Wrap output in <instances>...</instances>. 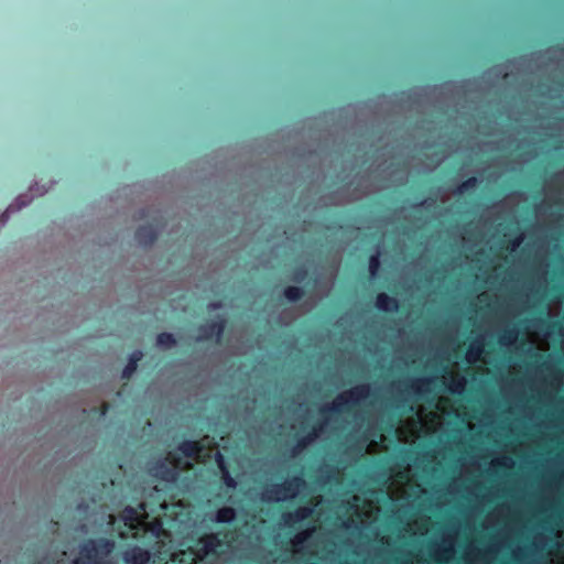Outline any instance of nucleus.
I'll use <instances>...</instances> for the list:
<instances>
[{"instance_id":"1","label":"nucleus","mask_w":564,"mask_h":564,"mask_svg":"<svg viewBox=\"0 0 564 564\" xmlns=\"http://www.w3.org/2000/svg\"><path fill=\"white\" fill-rule=\"evenodd\" d=\"M369 394V384H359L339 393L332 403L321 404L318 416L312 425L307 426L302 422L301 430L292 435L294 449L302 451L313 444L333 427L341 414H350L360 401L368 398Z\"/></svg>"},{"instance_id":"2","label":"nucleus","mask_w":564,"mask_h":564,"mask_svg":"<svg viewBox=\"0 0 564 564\" xmlns=\"http://www.w3.org/2000/svg\"><path fill=\"white\" fill-rule=\"evenodd\" d=\"M308 458H338V457L336 455H332V456H327V455H322V456L313 455V456H310ZM344 458H369V457L366 454H360V455H357V456L352 457L351 455H349V445H347V449H346ZM378 458H502V459H506V458H564V455H561V454H556V455H543V454L529 455V454H520V455H516V456H508V455L488 454V455H479V456H476V455H451V456H445V455H443V456L438 457L436 454H423V455H420V454L405 453V454H400V455H384V456H379Z\"/></svg>"},{"instance_id":"3","label":"nucleus","mask_w":564,"mask_h":564,"mask_svg":"<svg viewBox=\"0 0 564 564\" xmlns=\"http://www.w3.org/2000/svg\"><path fill=\"white\" fill-rule=\"evenodd\" d=\"M306 488L303 476H293L281 484H271L263 488L261 500L268 503L283 502L296 498Z\"/></svg>"},{"instance_id":"4","label":"nucleus","mask_w":564,"mask_h":564,"mask_svg":"<svg viewBox=\"0 0 564 564\" xmlns=\"http://www.w3.org/2000/svg\"><path fill=\"white\" fill-rule=\"evenodd\" d=\"M113 547L115 542L109 539H90L80 545L75 564H105Z\"/></svg>"},{"instance_id":"5","label":"nucleus","mask_w":564,"mask_h":564,"mask_svg":"<svg viewBox=\"0 0 564 564\" xmlns=\"http://www.w3.org/2000/svg\"><path fill=\"white\" fill-rule=\"evenodd\" d=\"M459 530L457 523L451 524L432 543L431 555L436 562L448 563L455 557Z\"/></svg>"},{"instance_id":"6","label":"nucleus","mask_w":564,"mask_h":564,"mask_svg":"<svg viewBox=\"0 0 564 564\" xmlns=\"http://www.w3.org/2000/svg\"><path fill=\"white\" fill-rule=\"evenodd\" d=\"M550 543V538L544 533H538L530 545H517L511 551L512 558L520 564H536Z\"/></svg>"},{"instance_id":"7","label":"nucleus","mask_w":564,"mask_h":564,"mask_svg":"<svg viewBox=\"0 0 564 564\" xmlns=\"http://www.w3.org/2000/svg\"><path fill=\"white\" fill-rule=\"evenodd\" d=\"M202 448L203 446L199 442L184 440L177 445L178 457L167 454L165 456H159L158 458H226L220 452H216L214 455H200Z\"/></svg>"},{"instance_id":"8","label":"nucleus","mask_w":564,"mask_h":564,"mask_svg":"<svg viewBox=\"0 0 564 564\" xmlns=\"http://www.w3.org/2000/svg\"><path fill=\"white\" fill-rule=\"evenodd\" d=\"M503 542H494L484 549L471 544L468 547L467 556L469 564H490L491 560L503 549Z\"/></svg>"},{"instance_id":"9","label":"nucleus","mask_w":564,"mask_h":564,"mask_svg":"<svg viewBox=\"0 0 564 564\" xmlns=\"http://www.w3.org/2000/svg\"><path fill=\"white\" fill-rule=\"evenodd\" d=\"M199 549L197 550L196 556L203 561L209 555H218L219 549L223 547V540L218 533H210L204 535L198 541Z\"/></svg>"},{"instance_id":"10","label":"nucleus","mask_w":564,"mask_h":564,"mask_svg":"<svg viewBox=\"0 0 564 564\" xmlns=\"http://www.w3.org/2000/svg\"><path fill=\"white\" fill-rule=\"evenodd\" d=\"M225 328L226 319L224 317H218L217 319L210 321L199 326V335L197 337V340L203 341L215 338L216 341L218 343L220 341L224 335Z\"/></svg>"},{"instance_id":"11","label":"nucleus","mask_w":564,"mask_h":564,"mask_svg":"<svg viewBox=\"0 0 564 564\" xmlns=\"http://www.w3.org/2000/svg\"><path fill=\"white\" fill-rule=\"evenodd\" d=\"M314 510V506L299 507L294 511L284 512L282 514V522L285 527H293L294 524L300 523L312 517Z\"/></svg>"},{"instance_id":"12","label":"nucleus","mask_w":564,"mask_h":564,"mask_svg":"<svg viewBox=\"0 0 564 564\" xmlns=\"http://www.w3.org/2000/svg\"><path fill=\"white\" fill-rule=\"evenodd\" d=\"M432 382L433 379L429 377L415 378L406 384V390L415 400H420L431 392L430 386Z\"/></svg>"},{"instance_id":"13","label":"nucleus","mask_w":564,"mask_h":564,"mask_svg":"<svg viewBox=\"0 0 564 564\" xmlns=\"http://www.w3.org/2000/svg\"><path fill=\"white\" fill-rule=\"evenodd\" d=\"M134 238L143 247L152 246L158 239V229L152 224L140 226L134 232Z\"/></svg>"},{"instance_id":"14","label":"nucleus","mask_w":564,"mask_h":564,"mask_svg":"<svg viewBox=\"0 0 564 564\" xmlns=\"http://www.w3.org/2000/svg\"><path fill=\"white\" fill-rule=\"evenodd\" d=\"M122 557L127 564H148L151 560V554L148 550L133 546L124 551Z\"/></svg>"},{"instance_id":"15","label":"nucleus","mask_w":564,"mask_h":564,"mask_svg":"<svg viewBox=\"0 0 564 564\" xmlns=\"http://www.w3.org/2000/svg\"><path fill=\"white\" fill-rule=\"evenodd\" d=\"M375 304L380 312L384 313H393L399 310V301L383 292L377 294Z\"/></svg>"},{"instance_id":"16","label":"nucleus","mask_w":564,"mask_h":564,"mask_svg":"<svg viewBox=\"0 0 564 564\" xmlns=\"http://www.w3.org/2000/svg\"><path fill=\"white\" fill-rule=\"evenodd\" d=\"M143 358V352L141 350H134L129 355V359L124 368L121 372V378L124 380H129L134 372L137 371L138 364Z\"/></svg>"},{"instance_id":"17","label":"nucleus","mask_w":564,"mask_h":564,"mask_svg":"<svg viewBox=\"0 0 564 564\" xmlns=\"http://www.w3.org/2000/svg\"><path fill=\"white\" fill-rule=\"evenodd\" d=\"M316 531V528L314 525L301 531V532H297L292 539H291V544L297 549V550H301L304 547V545L307 543V541L313 536V534L315 533Z\"/></svg>"},{"instance_id":"18","label":"nucleus","mask_w":564,"mask_h":564,"mask_svg":"<svg viewBox=\"0 0 564 564\" xmlns=\"http://www.w3.org/2000/svg\"><path fill=\"white\" fill-rule=\"evenodd\" d=\"M393 408L400 411V415L395 420L391 419V427L394 425V423L400 422L402 414L412 413L415 410L414 405L410 403L405 398H398L393 404Z\"/></svg>"},{"instance_id":"19","label":"nucleus","mask_w":564,"mask_h":564,"mask_svg":"<svg viewBox=\"0 0 564 564\" xmlns=\"http://www.w3.org/2000/svg\"><path fill=\"white\" fill-rule=\"evenodd\" d=\"M124 524L130 529H135L139 524V511L133 507H126L122 512Z\"/></svg>"},{"instance_id":"20","label":"nucleus","mask_w":564,"mask_h":564,"mask_svg":"<svg viewBox=\"0 0 564 564\" xmlns=\"http://www.w3.org/2000/svg\"><path fill=\"white\" fill-rule=\"evenodd\" d=\"M221 471V478H223V481L224 484L228 487V488H232L235 489L237 487V481L235 480V478L230 475L229 470H228V462L229 460H223V459H219V460H215Z\"/></svg>"},{"instance_id":"21","label":"nucleus","mask_w":564,"mask_h":564,"mask_svg":"<svg viewBox=\"0 0 564 564\" xmlns=\"http://www.w3.org/2000/svg\"><path fill=\"white\" fill-rule=\"evenodd\" d=\"M236 519V511L231 507H223L217 510L215 521L218 523H230Z\"/></svg>"},{"instance_id":"22","label":"nucleus","mask_w":564,"mask_h":564,"mask_svg":"<svg viewBox=\"0 0 564 564\" xmlns=\"http://www.w3.org/2000/svg\"><path fill=\"white\" fill-rule=\"evenodd\" d=\"M479 184V181L476 176H470L467 180H465L463 183H460L456 189L454 191L457 195H463L465 193L471 192L477 188Z\"/></svg>"},{"instance_id":"23","label":"nucleus","mask_w":564,"mask_h":564,"mask_svg":"<svg viewBox=\"0 0 564 564\" xmlns=\"http://www.w3.org/2000/svg\"><path fill=\"white\" fill-rule=\"evenodd\" d=\"M283 295L289 302H297L304 295V290L301 286L289 285L283 290Z\"/></svg>"},{"instance_id":"24","label":"nucleus","mask_w":564,"mask_h":564,"mask_svg":"<svg viewBox=\"0 0 564 564\" xmlns=\"http://www.w3.org/2000/svg\"><path fill=\"white\" fill-rule=\"evenodd\" d=\"M156 345L162 348H172L176 345V339L173 334L162 332L156 336Z\"/></svg>"},{"instance_id":"25","label":"nucleus","mask_w":564,"mask_h":564,"mask_svg":"<svg viewBox=\"0 0 564 564\" xmlns=\"http://www.w3.org/2000/svg\"><path fill=\"white\" fill-rule=\"evenodd\" d=\"M466 387V379L464 377H452L449 384L447 386L448 390L452 393L460 394Z\"/></svg>"},{"instance_id":"26","label":"nucleus","mask_w":564,"mask_h":564,"mask_svg":"<svg viewBox=\"0 0 564 564\" xmlns=\"http://www.w3.org/2000/svg\"><path fill=\"white\" fill-rule=\"evenodd\" d=\"M381 262H380V253L377 251L371 254L368 260L369 273L371 276H376L379 272Z\"/></svg>"},{"instance_id":"27","label":"nucleus","mask_w":564,"mask_h":564,"mask_svg":"<svg viewBox=\"0 0 564 564\" xmlns=\"http://www.w3.org/2000/svg\"><path fill=\"white\" fill-rule=\"evenodd\" d=\"M484 344L480 340H474L468 349V360H476L480 357L482 352Z\"/></svg>"},{"instance_id":"28","label":"nucleus","mask_w":564,"mask_h":564,"mask_svg":"<svg viewBox=\"0 0 564 564\" xmlns=\"http://www.w3.org/2000/svg\"><path fill=\"white\" fill-rule=\"evenodd\" d=\"M518 337V329L516 328H510V329H506L499 337V343L500 344H511L513 343Z\"/></svg>"},{"instance_id":"29","label":"nucleus","mask_w":564,"mask_h":564,"mask_svg":"<svg viewBox=\"0 0 564 564\" xmlns=\"http://www.w3.org/2000/svg\"><path fill=\"white\" fill-rule=\"evenodd\" d=\"M308 275V271L304 265H299L293 270L292 280L295 282H303Z\"/></svg>"},{"instance_id":"30","label":"nucleus","mask_w":564,"mask_h":564,"mask_svg":"<svg viewBox=\"0 0 564 564\" xmlns=\"http://www.w3.org/2000/svg\"><path fill=\"white\" fill-rule=\"evenodd\" d=\"M491 464H495V465H498V466H503V467H508V468H512L516 466V463L517 460H500V459H497V460H489Z\"/></svg>"},{"instance_id":"31","label":"nucleus","mask_w":564,"mask_h":564,"mask_svg":"<svg viewBox=\"0 0 564 564\" xmlns=\"http://www.w3.org/2000/svg\"><path fill=\"white\" fill-rule=\"evenodd\" d=\"M94 410L100 416H106L107 412L109 411V404L107 402H104V403H101L100 406L95 408Z\"/></svg>"},{"instance_id":"32","label":"nucleus","mask_w":564,"mask_h":564,"mask_svg":"<svg viewBox=\"0 0 564 564\" xmlns=\"http://www.w3.org/2000/svg\"><path fill=\"white\" fill-rule=\"evenodd\" d=\"M170 463H176L174 465V467H177L178 469L182 468V467H191L192 464H191V460H181V459H177V460H169Z\"/></svg>"},{"instance_id":"33","label":"nucleus","mask_w":564,"mask_h":564,"mask_svg":"<svg viewBox=\"0 0 564 564\" xmlns=\"http://www.w3.org/2000/svg\"><path fill=\"white\" fill-rule=\"evenodd\" d=\"M522 240H523V237L521 235L516 237L514 239H512L510 241V245H511L510 249L516 250V248H518L521 245Z\"/></svg>"},{"instance_id":"34","label":"nucleus","mask_w":564,"mask_h":564,"mask_svg":"<svg viewBox=\"0 0 564 564\" xmlns=\"http://www.w3.org/2000/svg\"><path fill=\"white\" fill-rule=\"evenodd\" d=\"M495 496H496V492H495V491H492V490H489V491H487L486 494H484V495L481 496V498H482L484 500H488V499H490V498H492V497H495Z\"/></svg>"},{"instance_id":"35","label":"nucleus","mask_w":564,"mask_h":564,"mask_svg":"<svg viewBox=\"0 0 564 564\" xmlns=\"http://www.w3.org/2000/svg\"><path fill=\"white\" fill-rule=\"evenodd\" d=\"M354 499L356 500V502L354 503V506H352V507L356 509V510H355V512H356L357 514H359V513H360V509H359V505H358V500H359V499H358V497H357V496H354Z\"/></svg>"},{"instance_id":"36","label":"nucleus","mask_w":564,"mask_h":564,"mask_svg":"<svg viewBox=\"0 0 564 564\" xmlns=\"http://www.w3.org/2000/svg\"><path fill=\"white\" fill-rule=\"evenodd\" d=\"M467 490H468V492H469L470 495H475V496H477V494L475 492V490H476V486L469 487Z\"/></svg>"},{"instance_id":"37","label":"nucleus","mask_w":564,"mask_h":564,"mask_svg":"<svg viewBox=\"0 0 564 564\" xmlns=\"http://www.w3.org/2000/svg\"><path fill=\"white\" fill-rule=\"evenodd\" d=\"M11 207H12V206H10V207H9V208H8V209L2 214V218H8V214L10 213Z\"/></svg>"},{"instance_id":"38","label":"nucleus","mask_w":564,"mask_h":564,"mask_svg":"<svg viewBox=\"0 0 564 564\" xmlns=\"http://www.w3.org/2000/svg\"><path fill=\"white\" fill-rule=\"evenodd\" d=\"M551 327H552L553 329H554V328H561V324L556 322V323H553V324L551 325Z\"/></svg>"},{"instance_id":"39","label":"nucleus","mask_w":564,"mask_h":564,"mask_svg":"<svg viewBox=\"0 0 564 564\" xmlns=\"http://www.w3.org/2000/svg\"><path fill=\"white\" fill-rule=\"evenodd\" d=\"M264 458H271V457L270 456H265ZM283 458H286V457L284 456ZM288 458L293 459V458H296V457L294 455H292V456H289Z\"/></svg>"},{"instance_id":"40","label":"nucleus","mask_w":564,"mask_h":564,"mask_svg":"<svg viewBox=\"0 0 564 564\" xmlns=\"http://www.w3.org/2000/svg\"><path fill=\"white\" fill-rule=\"evenodd\" d=\"M170 474H171V479H173V478L175 477V474H176V473H175V471H173V470H171V471H170Z\"/></svg>"},{"instance_id":"41","label":"nucleus","mask_w":564,"mask_h":564,"mask_svg":"<svg viewBox=\"0 0 564 564\" xmlns=\"http://www.w3.org/2000/svg\"><path fill=\"white\" fill-rule=\"evenodd\" d=\"M139 507H140L143 511H145L144 503H140V505H139Z\"/></svg>"},{"instance_id":"42","label":"nucleus","mask_w":564,"mask_h":564,"mask_svg":"<svg viewBox=\"0 0 564 564\" xmlns=\"http://www.w3.org/2000/svg\"><path fill=\"white\" fill-rule=\"evenodd\" d=\"M147 215L144 214V212L142 210L141 215H140V218H143L145 217Z\"/></svg>"},{"instance_id":"43","label":"nucleus","mask_w":564,"mask_h":564,"mask_svg":"<svg viewBox=\"0 0 564 564\" xmlns=\"http://www.w3.org/2000/svg\"><path fill=\"white\" fill-rule=\"evenodd\" d=\"M238 458L245 459V458H248V457H247V456H245V455H241V456H239Z\"/></svg>"},{"instance_id":"44","label":"nucleus","mask_w":564,"mask_h":564,"mask_svg":"<svg viewBox=\"0 0 564 564\" xmlns=\"http://www.w3.org/2000/svg\"><path fill=\"white\" fill-rule=\"evenodd\" d=\"M349 436L350 434L348 433L347 436H346V441L349 442Z\"/></svg>"},{"instance_id":"45","label":"nucleus","mask_w":564,"mask_h":564,"mask_svg":"<svg viewBox=\"0 0 564 564\" xmlns=\"http://www.w3.org/2000/svg\"><path fill=\"white\" fill-rule=\"evenodd\" d=\"M474 462H475V463H478L479 460H478V459H475Z\"/></svg>"}]
</instances>
